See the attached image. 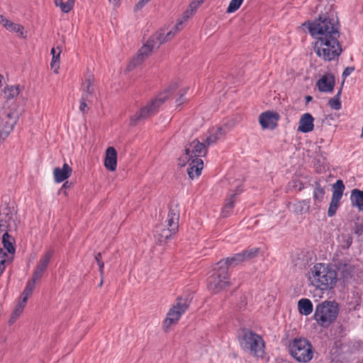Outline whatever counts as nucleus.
Returning a JSON list of instances; mask_svg holds the SVG:
<instances>
[{"mask_svg":"<svg viewBox=\"0 0 363 363\" xmlns=\"http://www.w3.org/2000/svg\"><path fill=\"white\" fill-rule=\"evenodd\" d=\"M6 29L9 30V31L18 33V35L22 38L26 37V35H24V32H23L24 28H23V26H22L20 24L15 23L11 21V23L9 24V26H8V28Z\"/></svg>","mask_w":363,"mask_h":363,"instance_id":"ea45409f","label":"nucleus"},{"mask_svg":"<svg viewBox=\"0 0 363 363\" xmlns=\"http://www.w3.org/2000/svg\"><path fill=\"white\" fill-rule=\"evenodd\" d=\"M245 262L250 260L258 256L260 252V249L259 247H253L250 249H247L242 252Z\"/></svg>","mask_w":363,"mask_h":363,"instance_id":"58836bf2","label":"nucleus"},{"mask_svg":"<svg viewBox=\"0 0 363 363\" xmlns=\"http://www.w3.org/2000/svg\"><path fill=\"white\" fill-rule=\"evenodd\" d=\"M74 2L75 0H67V2H63L62 0H55V5L60 7L62 12L68 13L72 9Z\"/></svg>","mask_w":363,"mask_h":363,"instance_id":"f704fd0d","label":"nucleus"},{"mask_svg":"<svg viewBox=\"0 0 363 363\" xmlns=\"http://www.w3.org/2000/svg\"><path fill=\"white\" fill-rule=\"evenodd\" d=\"M199 1H200L201 3H203L204 1V0H198Z\"/></svg>","mask_w":363,"mask_h":363,"instance_id":"680f3d73","label":"nucleus"},{"mask_svg":"<svg viewBox=\"0 0 363 363\" xmlns=\"http://www.w3.org/2000/svg\"><path fill=\"white\" fill-rule=\"evenodd\" d=\"M219 262H225V266L227 267L228 269V267L233 266L235 267L242 262H245L244 257L242 252H240L234 255L232 257H227L225 259L220 260Z\"/></svg>","mask_w":363,"mask_h":363,"instance_id":"7c9ffc66","label":"nucleus"},{"mask_svg":"<svg viewBox=\"0 0 363 363\" xmlns=\"http://www.w3.org/2000/svg\"><path fill=\"white\" fill-rule=\"evenodd\" d=\"M72 172V168L65 163L62 168L55 167L53 170V175L55 182L60 183L64 182L71 175Z\"/></svg>","mask_w":363,"mask_h":363,"instance_id":"b1692460","label":"nucleus"},{"mask_svg":"<svg viewBox=\"0 0 363 363\" xmlns=\"http://www.w3.org/2000/svg\"><path fill=\"white\" fill-rule=\"evenodd\" d=\"M111 2H112L114 5L117 6L119 4L120 0H109Z\"/></svg>","mask_w":363,"mask_h":363,"instance_id":"6e6d98bb","label":"nucleus"},{"mask_svg":"<svg viewBox=\"0 0 363 363\" xmlns=\"http://www.w3.org/2000/svg\"><path fill=\"white\" fill-rule=\"evenodd\" d=\"M72 184L71 183H69L68 182H65L62 186V189L65 188V189H67V188H69L71 186Z\"/></svg>","mask_w":363,"mask_h":363,"instance_id":"5fc2aeb1","label":"nucleus"},{"mask_svg":"<svg viewBox=\"0 0 363 363\" xmlns=\"http://www.w3.org/2000/svg\"><path fill=\"white\" fill-rule=\"evenodd\" d=\"M335 271L325 266L324 264H315L311 269L308 277L311 284L320 290H328L333 287L336 282Z\"/></svg>","mask_w":363,"mask_h":363,"instance_id":"f03ea898","label":"nucleus"},{"mask_svg":"<svg viewBox=\"0 0 363 363\" xmlns=\"http://www.w3.org/2000/svg\"><path fill=\"white\" fill-rule=\"evenodd\" d=\"M207 150L205 144L201 143L197 139L194 140L185 146V154L179 159L180 164L184 165L186 162H190L191 160L200 158L206 155Z\"/></svg>","mask_w":363,"mask_h":363,"instance_id":"9d476101","label":"nucleus"},{"mask_svg":"<svg viewBox=\"0 0 363 363\" xmlns=\"http://www.w3.org/2000/svg\"><path fill=\"white\" fill-rule=\"evenodd\" d=\"M26 304V302H23V300L20 299L19 302L16 305L14 311H13V313L9 318V323L10 325L13 324L17 320V318L21 315V314L23 311Z\"/></svg>","mask_w":363,"mask_h":363,"instance_id":"72a5a7b5","label":"nucleus"},{"mask_svg":"<svg viewBox=\"0 0 363 363\" xmlns=\"http://www.w3.org/2000/svg\"><path fill=\"white\" fill-rule=\"evenodd\" d=\"M11 23V21L9 19H7L4 16L0 14V23L5 27V28H7L9 24Z\"/></svg>","mask_w":363,"mask_h":363,"instance_id":"de8ad7c7","label":"nucleus"},{"mask_svg":"<svg viewBox=\"0 0 363 363\" xmlns=\"http://www.w3.org/2000/svg\"><path fill=\"white\" fill-rule=\"evenodd\" d=\"M81 90L82 91V97L85 99L92 100L94 97V77L90 74L86 78L84 82L82 84Z\"/></svg>","mask_w":363,"mask_h":363,"instance_id":"6ab92c4d","label":"nucleus"},{"mask_svg":"<svg viewBox=\"0 0 363 363\" xmlns=\"http://www.w3.org/2000/svg\"><path fill=\"white\" fill-rule=\"evenodd\" d=\"M21 91L19 85L6 86L4 89V97L7 99H13L16 97Z\"/></svg>","mask_w":363,"mask_h":363,"instance_id":"473e14b6","label":"nucleus"},{"mask_svg":"<svg viewBox=\"0 0 363 363\" xmlns=\"http://www.w3.org/2000/svg\"><path fill=\"white\" fill-rule=\"evenodd\" d=\"M7 253L0 248V273H3L5 269V263L7 262Z\"/></svg>","mask_w":363,"mask_h":363,"instance_id":"79ce46f5","label":"nucleus"},{"mask_svg":"<svg viewBox=\"0 0 363 363\" xmlns=\"http://www.w3.org/2000/svg\"><path fill=\"white\" fill-rule=\"evenodd\" d=\"M288 350L291 356L301 363L309 362L314 354L311 343L304 337H296L289 341Z\"/></svg>","mask_w":363,"mask_h":363,"instance_id":"423d86ee","label":"nucleus"},{"mask_svg":"<svg viewBox=\"0 0 363 363\" xmlns=\"http://www.w3.org/2000/svg\"><path fill=\"white\" fill-rule=\"evenodd\" d=\"M53 255V251L51 250H49L46 251L40 258L35 269L33 271V273L32 274V277L34 278V279L40 280L41 277H43L44 272L48 268V266L50 262V259Z\"/></svg>","mask_w":363,"mask_h":363,"instance_id":"ddd939ff","label":"nucleus"},{"mask_svg":"<svg viewBox=\"0 0 363 363\" xmlns=\"http://www.w3.org/2000/svg\"><path fill=\"white\" fill-rule=\"evenodd\" d=\"M92 100L85 99L84 97H81L79 110L83 113H86L88 111L86 102H91Z\"/></svg>","mask_w":363,"mask_h":363,"instance_id":"37998d69","label":"nucleus"},{"mask_svg":"<svg viewBox=\"0 0 363 363\" xmlns=\"http://www.w3.org/2000/svg\"><path fill=\"white\" fill-rule=\"evenodd\" d=\"M279 115L272 111H266L259 116V122L261 126L266 129H274L277 125Z\"/></svg>","mask_w":363,"mask_h":363,"instance_id":"4468645a","label":"nucleus"},{"mask_svg":"<svg viewBox=\"0 0 363 363\" xmlns=\"http://www.w3.org/2000/svg\"><path fill=\"white\" fill-rule=\"evenodd\" d=\"M230 286V276L227 267L225 266V262H218L207 279L208 289L213 294H218Z\"/></svg>","mask_w":363,"mask_h":363,"instance_id":"20e7f679","label":"nucleus"},{"mask_svg":"<svg viewBox=\"0 0 363 363\" xmlns=\"http://www.w3.org/2000/svg\"><path fill=\"white\" fill-rule=\"evenodd\" d=\"M352 239L351 238H348L346 240L345 247L349 248L352 245Z\"/></svg>","mask_w":363,"mask_h":363,"instance_id":"864d4df0","label":"nucleus"},{"mask_svg":"<svg viewBox=\"0 0 363 363\" xmlns=\"http://www.w3.org/2000/svg\"><path fill=\"white\" fill-rule=\"evenodd\" d=\"M182 24V21H179L177 25L174 26L172 30L169 31L165 35H164V33L162 32H157L156 33H161L162 34V40H164V43L171 40L177 33H178L182 28L181 26Z\"/></svg>","mask_w":363,"mask_h":363,"instance_id":"e433bc0d","label":"nucleus"},{"mask_svg":"<svg viewBox=\"0 0 363 363\" xmlns=\"http://www.w3.org/2000/svg\"><path fill=\"white\" fill-rule=\"evenodd\" d=\"M38 281L39 280L34 279V278L32 277L31 279L27 282L26 288L21 295V299L23 300V302H27L28 297L32 294L35 287V283Z\"/></svg>","mask_w":363,"mask_h":363,"instance_id":"2f4dec72","label":"nucleus"},{"mask_svg":"<svg viewBox=\"0 0 363 363\" xmlns=\"http://www.w3.org/2000/svg\"><path fill=\"white\" fill-rule=\"evenodd\" d=\"M2 78L3 77L0 74V87L2 86Z\"/></svg>","mask_w":363,"mask_h":363,"instance_id":"13d9d810","label":"nucleus"},{"mask_svg":"<svg viewBox=\"0 0 363 363\" xmlns=\"http://www.w3.org/2000/svg\"><path fill=\"white\" fill-rule=\"evenodd\" d=\"M187 308L186 302L181 298H178L177 303L169 309L163 322V327L165 331H167L172 325L176 324L178 322Z\"/></svg>","mask_w":363,"mask_h":363,"instance_id":"9b49d317","label":"nucleus"},{"mask_svg":"<svg viewBox=\"0 0 363 363\" xmlns=\"http://www.w3.org/2000/svg\"><path fill=\"white\" fill-rule=\"evenodd\" d=\"M176 88V84L171 85L164 93L160 94L157 97L142 107L138 112L130 117V125L135 126L140 121L155 115L159 111L160 106L169 97V93H172Z\"/></svg>","mask_w":363,"mask_h":363,"instance_id":"7ed1b4c3","label":"nucleus"},{"mask_svg":"<svg viewBox=\"0 0 363 363\" xmlns=\"http://www.w3.org/2000/svg\"><path fill=\"white\" fill-rule=\"evenodd\" d=\"M225 133L221 127L210 130L209 135L206 139L207 145H211L216 143Z\"/></svg>","mask_w":363,"mask_h":363,"instance_id":"c756f323","label":"nucleus"},{"mask_svg":"<svg viewBox=\"0 0 363 363\" xmlns=\"http://www.w3.org/2000/svg\"><path fill=\"white\" fill-rule=\"evenodd\" d=\"M162 43H164V40H162L161 33L152 35L139 50L138 54L133 57L128 65V69L132 70L136 66L140 65L151 54L154 49L158 48Z\"/></svg>","mask_w":363,"mask_h":363,"instance_id":"6e6552de","label":"nucleus"},{"mask_svg":"<svg viewBox=\"0 0 363 363\" xmlns=\"http://www.w3.org/2000/svg\"><path fill=\"white\" fill-rule=\"evenodd\" d=\"M243 1L244 0H231L226 10V12L228 13L235 12L240 7Z\"/></svg>","mask_w":363,"mask_h":363,"instance_id":"a19ab883","label":"nucleus"},{"mask_svg":"<svg viewBox=\"0 0 363 363\" xmlns=\"http://www.w3.org/2000/svg\"><path fill=\"white\" fill-rule=\"evenodd\" d=\"M306 101H310L312 100V97L310 96H306Z\"/></svg>","mask_w":363,"mask_h":363,"instance_id":"4d7b16f0","label":"nucleus"},{"mask_svg":"<svg viewBox=\"0 0 363 363\" xmlns=\"http://www.w3.org/2000/svg\"><path fill=\"white\" fill-rule=\"evenodd\" d=\"M176 232H173L170 228H165L162 225H158L154 230V237L160 244L164 243L172 235Z\"/></svg>","mask_w":363,"mask_h":363,"instance_id":"5701e85b","label":"nucleus"},{"mask_svg":"<svg viewBox=\"0 0 363 363\" xmlns=\"http://www.w3.org/2000/svg\"><path fill=\"white\" fill-rule=\"evenodd\" d=\"M194 15V13L191 11H189V9H186L182 14V20L180 21H182V23L184 21H187L189 18H191L192 16Z\"/></svg>","mask_w":363,"mask_h":363,"instance_id":"49530a36","label":"nucleus"},{"mask_svg":"<svg viewBox=\"0 0 363 363\" xmlns=\"http://www.w3.org/2000/svg\"><path fill=\"white\" fill-rule=\"evenodd\" d=\"M351 204L358 208L359 211H363V191L354 189L351 191Z\"/></svg>","mask_w":363,"mask_h":363,"instance_id":"a878e982","label":"nucleus"},{"mask_svg":"<svg viewBox=\"0 0 363 363\" xmlns=\"http://www.w3.org/2000/svg\"><path fill=\"white\" fill-rule=\"evenodd\" d=\"M117 166V152L113 147H108L106 150L104 167L109 171L113 172Z\"/></svg>","mask_w":363,"mask_h":363,"instance_id":"aec40b11","label":"nucleus"},{"mask_svg":"<svg viewBox=\"0 0 363 363\" xmlns=\"http://www.w3.org/2000/svg\"><path fill=\"white\" fill-rule=\"evenodd\" d=\"M101 259H102V257H101V252H98L97 254H96L95 259H96L97 264L103 262Z\"/></svg>","mask_w":363,"mask_h":363,"instance_id":"3c124183","label":"nucleus"},{"mask_svg":"<svg viewBox=\"0 0 363 363\" xmlns=\"http://www.w3.org/2000/svg\"><path fill=\"white\" fill-rule=\"evenodd\" d=\"M57 49L59 50L58 52H56V50L53 48L51 50V54L52 55V62L50 63V67L54 69L55 73L57 72V69H59L60 65V55L61 53V49L57 47Z\"/></svg>","mask_w":363,"mask_h":363,"instance_id":"c9c22d12","label":"nucleus"},{"mask_svg":"<svg viewBox=\"0 0 363 363\" xmlns=\"http://www.w3.org/2000/svg\"><path fill=\"white\" fill-rule=\"evenodd\" d=\"M338 313L339 306L337 302L325 301L315 306L313 318L319 326L328 328L336 320Z\"/></svg>","mask_w":363,"mask_h":363,"instance_id":"39448f33","label":"nucleus"},{"mask_svg":"<svg viewBox=\"0 0 363 363\" xmlns=\"http://www.w3.org/2000/svg\"><path fill=\"white\" fill-rule=\"evenodd\" d=\"M289 207L291 208V211L298 215H301L307 213L310 208V200L305 199L302 201H298L293 203L289 204Z\"/></svg>","mask_w":363,"mask_h":363,"instance_id":"393cba45","label":"nucleus"},{"mask_svg":"<svg viewBox=\"0 0 363 363\" xmlns=\"http://www.w3.org/2000/svg\"><path fill=\"white\" fill-rule=\"evenodd\" d=\"M332 189V198L328 210V216L329 217H333L335 215L336 211L340 205V200L345 189L342 180H337V182L333 184Z\"/></svg>","mask_w":363,"mask_h":363,"instance_id":"f8f14e48","label":"nucleus"},{"mask_svg":"<svg viewBox=\"0 0 363 363\" xmlns=\"http://www.w3.org/2000/svg\"><path fill=\"white\" fill-rule=\"evenodd\" d=\"M13 220V214L8 206L0 208V232H8L11 223Z\"/></svg>","mask_w":363,"mask_h":363,"instance_id":"2eb2a0df","label":"nucleus"},{"mask_svg":"<svg viewBox=\"0 0 363 363\" xmlns=\"http://www.w3.org/2000/svg\"><path fill=\"white\" fill-rule=\"evenodd\" d=\"M361 137H363V127H362V135Z\"/></svg>","mask_w":363,"mask_h":363,"instance_id":"052dcab7","label":"nucleus"},{"mask_svg":"<svg viewBox=\"0 0 363 363\" xmlns=\"http://www.w3.org/2000/svg\"><path fill=\"white\" fill-rule=\"evenodd\" d=\"M201 4L198 0H194L190 3L188 9L194 13Z\"/></svg>","mask_w":363,"mask_h":363,"instance_id":"c03bdc74","label":"nucleus"},{"mask_svg":"<svg viewBox=\"0 0 363 363\" xmlns=\"http://www.w3.org/2000/svg\"><path fill=\"white\" fill-rule=\"evenodd\" d=\"M185 95V91L181 94L180 97L177 100L178 105H181L183 103V96Z\"/></svg>","mask_w":363,"mask_h":363,"instance_id":"603ef678","label":"nucleus"},{"mask_svg":"<svg viewBox=\"0 0 363 363\" xmlns=\"http://www.w3.org/2000/svg\"><path fill=\"white\" fill-rule=\"evenodd\" d=\"M240 345L246 352L257 357H262L264 354V343L262 337L251 330H244L240 340Z\"/></svg>","mask_w":363,"mask_h":363,"instance_id":"0eeeda50","label":"nucleus"},{"mask_svg":"<svg viewBox=\"0 0 363 363\" xmlns=\"http://www.w3.org/2000/svg\"><path fill=\"white\" fill-rule=\"evenodd\" d=\"M316 86L320 92H332L335 86V77L332 74H326L318 80Z\"/></svg>","mask_w":363,"mask_h":363,"instance_id":"a211bd4d","label":"nucleus"},{"mask_svg":"<svg viewBox=\"0 0 363 363\" xmlns=\"http://www.w3.org/2000/svg\"><path fill=\"white\" fill-rule=\"evenodd\" d=\"M18 119V114L12 110H4L0 113V138L4 140L13 130Z\"/></svg>","mask_w":363,"mask_h":363,"instance_id":"1a4fd4ad","label":"nucleus"},{"mask_svg":"<svg viewBox=\"0 0 363 363\" xmlns=\"http://www.w3.org/2000/svg\"><path fill=\"white\" fill-rule=\"evenodd\" d=\"M341 92L342 88H340L337 94L328 101L329 106L334 110H340L342 107L340 101Z\"/></svg>","mask_w":363,"mask_h":363,"instance_id":"4c0bfd02","label":"nucleus"},{"mask_svg":"<svg viewBox=\"0 0 363 363\" xmlns=\"http://www.w3.org/2000/svg\"><path fill=\"white\" fill-rule=\"evenodd\" d=\"M150 0H140L135 6V10H140L145 4H147Z\"/></svg>","mask_w":363,"mask_h":363,"instance_id":"09e8293b","label":"nucleus"},{"mask_svg":"<svg viewBox=\"0 0 363 363\" xmlns=\"http://www.w3.org/2000/svg\"><path fill=\"white\" fill-rule=\"evenodd\" d=\"M97 264L99 267V272H100L101 277H103L104 263V262H102L98 263Z\"/></svg>","mask_w":363,"mask_h":363,"instance_id":"8fccbe9b","label":"nucleus"},{"mask_svg":"<svg viewBox=\"0 0 363 363\" xmlns=\"http://www.w3.org/2000/svg\"><path fill=\"white\" fill-rule=\"evenodd\" d=\"M354 70V67H347L343 72H342V77L344 79H345L349 75H350L352 72Z\"/></svg>","mask_w":363,"mask_h":363,"instance_id":"a18cd8bd","label":"nucleus"},{"mask_svg":"<svg viewBox=\"0 0 363 363\" xmlns=\"http://www.w3.org/2000/svg\"><path fill=\"white\" fill-rule=\"evenodd\" d=\"M325 194V188L322 186L319 182H315L313 192L314 205L318 206L323 201Z\"/></svg>","mask_w":363,"mask_h":363,"instance_id":"c85d7f7f","label":"nucleus"},{"mask_svg":"<svg viewBox=\"0 0 363 363\" xmlns=\"http://www.w3.org/2000/svg\"><path fill=\"white\" fill-rule=\"evenodd\" d=\"M302 26L315 39L314 52L320 58L328 62L338 59L342 49L339 42L340 25L336 13L327 12Z\"/></svg>","mask_w":363,"mask_h":363,"instance_id":"f257e3e1","label":"nucleus"},{"mask_svg":"<svg viewBox=\"0 0 363 363\" xmlns=\"http://www.w3.org/2000/svg\"><path fill=\"white\" fill-rule=\"evenodd\" d=\"M241 191L242 189H240V186H238L236 187V190L229 193L221 211V216L223 218L228 217L230 215H231L233 209L234 208L235 203L236 201V197L238 194H240Z\"/></svg>","mask_w":363,"mask_h":363,"instance_id":"f3484780","label":"nucleus"},{"mask_svg":"<svg viewBox=\"0 0 363 363\" xmlns=\"http://www.w3.org/2000/svg\"><path fill=\"white\" fill-rule=\"evenodd\" d=\"M179 208L178 205L171 206L169 208L167 220H165L167 228L177 233L179 228Z\"/></svg>","mask_w":363,"mask_h":363,"instance_id":"dca6fc26","label":"nucleus"},{"mask_svg":"<svg viewBox=\"0 0 363 363\" xmlns=\"http://www.w3.org/2000/svg\"><path fill=\"white\" fill-rule=\"evenodd\" d=\"M15 240L14 238L9 234L8 232H5L2 236V245L4 248L7 250V252L10 254L13 255L15 253L16 249L14 247Z\"/></svg>","mask_w":363,"mask_h":363,"instance_id":"bb28decb","label":"nucleus"},{"mask_svg":"<svg viewBox=\"0 0 363 363\" xmlns=\"http://www.w3.org/2000/svg\"><path fill=\"white\" fill-rule=\"evenodd\" d=\"M314 118L309 113L303 114L299 120L298 130L301 133H309L313 130Z\"/></svg>","mask_w":363,"mask_h":363,"instance_id":"412c9836","label":"nucleus"},{"mask_svg":"<svg viewBox=\"0 0 363 363\" xmlns=\"http://www.w3.org/2000/svg\"><path fill=\"white\" fill-rule=\"evenodd\" d=\"M298 308L301 314L308 315L313 311V303L308 298H301L298 302Z\"/></svg>","mask_w":363,"mask_h":363,"instance_id":"cd10ccee","label":"nucleus"},{"mask_svg":"<svg viewBox=\"0 0 363 363\" xmlns=\"http://www.w3.org/2000/svg\"><path fill=\"white\" fill-rule=\"evenodd\" d=\"M102 284H103V279L101 278V281H100V284H99V286H101Z\"/></svg>","mask_w":363,"mask_h":363,"instance_id":"bf43d9fd","label":"nucleus"},{"mask_svg":"<svg viewBox=\"0 0 363 363\" xmlns=\"http://www.w3.org/2000/svg\"><path fill=\"white\" fill-rule=\"evenodd\" d=\"M189 167L187 169V173L191 179L197 178L200 176L201 170L203 168V162L201 158H195L190 160Z\"/></svg>","mask_w":363,"mask_h":363,"instance_id":"4be33fe9","label":"nucleus"}]
</instances>
